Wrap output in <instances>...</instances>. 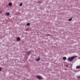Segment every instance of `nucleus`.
Listing matches in <instances>:
<instances>
[{
	"label": "nucleus",
	"instance_id": "obj_4",
	"mask_svg": "<svg viewBox=\"0 0 80 80\" xmlns=\"http://www.w3.org/2000/svg\"><path fill=\"white\" fill-rule=\"evenodd\" d=\"M17 42H19V41H20V38L18 37L17 38Z\"/></svg>",
	"mask_w": 80,
	"mask_h": 80
},
{
	"label": "nucleus",
	"instance_id": "obj_9",
	"mask_svg": "<svg viewBox=\"0 0 80 80\" xmlns=\"http://www.w3.org/2000/svg\"><path fill=\"white\" fill-rule=\"evenodd\" d=\"M9 5L10 6H12V3H9Z\"/></svg>",
	"mask_w": 80,
	"mask_h": 80
},
{
	"label": "nucleus",
	"instance_id": "obj_14",
	"mask_svg": "<svg viewBox=\"0 0 80 80\" xmlns=\"http://www.w3.org/2000/svg\"><path fill=\"white\" fill-rule=\"evenodd\" d=\"M2 71V68H0V71Z\"/></svg>",
	"mask_w": 80,
	"mask_h": 80
},
{
	"label": "nucleus",
	"instance_id": "obj_13",
	"mask_svg": "<svg viewBox=\"0 0 80 80\" xmlns=\"http://www.w3.org/2000/svg\"><path fill=\"white\" fill-rule=\"evenodd\" d=\"M78 78L79 79L80 78V76L78 77Z\"/></svg>",
	"mask_w": 80,
	"mask_h": 80
},
{
	"label": "nucleus",
	"instance_id": "obj_10",
	"mask_svg": "<svg viewBox=\"0 0 80 80\" xmlns=\"http://www.w3.org/2000/svg\"><path fill=\"white\" fill-rule=\"evenodd\" d=\"M77 69H78V68H80V66H77L76 67Z\"/></svg>",
	"mask_w": 80,
	"mask_h": 80
},
{
	"label": "nucleus",
	"instance_id": "obj_5",
	"mask_svg": "<svg viewBox=\"0 0 80 80\" xmlns=\"http://www.w3.org/2000/svg\"><path fill=\"white\" fill-rule=\"evenodd\" d=\"M36 60L37 62H39V61H40V58H38L36 59Z\"/></svg>",
	"mask_w": 80,
	"mask_h": 80
},
{
	"label": "nucleus",
	"instance_id": "obj_7",
	"mask_svg": "<svg viewBox=\"0 0 80 80\" xmlns=\"http://www.w3.org/2000/svg\"><path fill=\"white\" fill-rule=\"evenodd\" d=\"M63 59L64 60H67V58L66 57H64L63 58Z\"/></svg>",
	"mask_w": 80,
	"mask_h": 80
},
{
	"label": "nucleus",
	"instance_id": "obj_8",
	"mask_svg": "<svg viewBox=\"0 0 80 80\" xmlns=\"http://www.w3.org/2000/svg\"><path fill=\"white\" fill-rule=\"evenodd\" d=\"M30 25V23H28L26 24L27 26H29V25Z\"/></svg>",
	"mask_w": 80,
	"mask_h": 80
},
{
	"label": "nucleus",
	"instance_id": "obj_1",
	"mask_svg": "<svg viewBox=\"0 0 80 80\" xmlns=\"http://www.w3.org/2000/svg\"><path fill=\"white\" fill-rule=\"evenodd\" d=\"M76 57H77L76 56H73L69 58L68 60L69 61V62H72V60H73V59H74V58H76Z\"/></svg>",
	"mask_w": 80,
	"mask_h": 80
},
{
	"label": "nucleus",
	"instance_id": "obj_11",
	"mask_svg": "<svg viewBox=\"0 0 80 80\" xmlns=\"http://www.w3.org/2000/svg\"><path fill=\"white\" fill-rule=\"evenodd\" d=\"M23 5V3L22 2L21 4H20L19 6L20 7H21Z\"/></svg>",
	"mask_w": 80,
	"mask_h": 80
},
{
	"label": "nucleus",
	"instance_id": "obj_2",
	"mask_svg": "<svg viewBox=\"0 0 80 80\" xmlns=\"http://www.w3.org/2000/svg\"><path fill=\"white\" fill-rule=\"evenodd\" d=\"M36 77H37L38 78V79L39 80H42V78H41V76H39V75H37V76H36Z\"/></svg>",
	"mask_w": 80,
	"mask_h": 80
},
{
	"label": "nucleus",
	"instance_id": "obj_3",
	"mask_svg": "<svg viewBox=\"0 0 80 80\" xmlns=\"http://www.w3.org/2000/svg\"><path fill=\"white\" fill-rule=\"evenodd\" d=\"M31 52H32V51H28L27 54V55H29V54H30V53H31Z\"/></svg>",
	"mask_w": 80,
	"mask_h": 80
},
{
	"label": "nucleus",
	"instance_id": "obj_6",
	"mask_svg": "<svg viewBox=\"0 0 80 80\" xmlns=\"http://www.w3.org/2000/svg\"><path fill=\"white\" fill-rule=\"evenodd\" d=\"M10 13L9 12L6 13V15H7V16L10 15Z\"/></svg>",
	"mask_w": 80,
	"mask_h": 80
},
{
	"label": "nucleus",
	"instance_id": "obj_15",
	"mask_svg": "<svg viewBox=\"0 0 80 80\" xmlns=\"http://www.w3.org/2000/svg\"><path fill=\"white\" fill-rule=\"evenodd\" d=\"M2 11H0V13H2Z\"/></svg>",
	"mask_w": 80,
	"mask_h": 80
},
{
	"label": "nucleus",
	"instance_id": "obj_12",
	"mask_svg": "<svg viewBox=\"0 0 80 80\" xmlns=\"http://www.w3.org/2000/svg\"><path fill=\"white\" fill-rule=\"evenodd\" d=\"M72 20V18H71L70 19H69V20H68L69 22L71 21Z\"/></svg>",
	"mask_w": 80,
	"mask_h": 80
}]
</instances>
